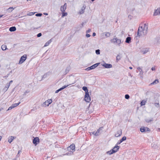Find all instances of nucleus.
<instances>
[{"label": "nucleus", "mask_w": 160, "mask_h": 160, "mask_svg": "<svg viewBox=\"0 0 160 160\" xmlns=\"http://www.w3.org/2000/svg\"><path fill=\"white\" fill-rule=\"evenodd\" d=\"M75 82V81L73 83H72V84L74 83ZM71 84H68L67 85H64V86H63V87H62V88H60V89L61 90H62L63 89H64L65 88H67L68 86L71 85Z\"/></svg>", "instance_id": "nucleus-22"}, {"label": "nucleus", "mask_w": 160, "mask_h": 160, "mask_svg": "<svg viewBox=\"0 0 160 160\" xmlns=\"http://www.w3.org/2000/svg\"><path fill=\"white\" fill-rule=\"evenodd\" d=\"M153 120V118H151L150 119L147 118L145 119L146 122L148 123L150 122H151Z\"/></svg>", "instance_id": "nucleus-23"}, {"label": "nucleus", "mask_w": 160, "mask_h": 160, "mask_svg": "<svg viewBox=\"0 0 160 160\" xmlns=\"http://www.w3.org/2000/svg\"><path fill=\"white\" fill-rule=\"evenodd\" d=\"M68 15V13L67 12H62V17H63L65 16H67Z\"/></svg>", "instance_id": "nucleus-31"}, {"label": "nucleus", "mask_w": 160, "mask_h": 160, "mask_svg": "<svg viewBox=\"0 0 160 160\" xmlns=\"http://www.w3.org/2000/svg\"><path fill=\"white\" fill-rule=\"evenodd\" d=\"M126 137H125V136H124L121 139L123 141H124V140H125L126 139Z\"/></svg>", "instance_id": "nucleus-44"}, {"label": "nucleus", "mask_w": 160, "mask_h": 160, "mask_svg": "<svg viewBox=\"0 0 160 160\" xmlns=\"http://www.w3.org/2000/svg\"><path fill=\"white\" fill-rule=\"evenodd\" d=\"M52 102V100L51 99H48L44 103L45 105L48 106Z\"/></svg>", "instance_id": "nucleus-11"}, {"label": "nucleus", "mask_w": 160, "mask_h": 160, "mask_svg": "<svg viewBox=\"0 0 160 160\" xmlns=\"http://www.w3.org/2000/svg\"><path fill=\"white\" fill-rule=\"evenodd\" d=\"M159 14H160V8L155 10L153 13V15L155 16Z\"/></svg>", "instance_id": "nucleus-10"}, {"label": "nucleus", "mask_w": 160, "mask_h": 160, "mask_svg": "<svg viewBox=\"0 0 160 160\" xmlns=\"http://www.w3.org/2000/svg\"><path fill=\"white\" fill-rule=\"evenodd\" d=\"M119 147L118 146H115V147H114V148L112 150V151H115V152H116L118 151V150L119 149Z\"/></svg>", "instance_id": "nucleus-19"}, {"label": "nucleus", "mask_w": 160, "mask_h": 160, "mask_svg": "<svg viewBox=\"0 0 160 160\" xmlns=\"http://www.w3.org/2000/svg\"><path fill=\"white\" fill-rule=\"evenodd\" d=\"M91 69H92L91 68H90V67H88L86 69V70H91Z\"/></svg>", "instance_id": "nucleus-53"}, {"label": "nucleus", "mask_w": 160, "mask_h": 160, "mask_svg": "<svg viewBox=\"0 0 160 160\" xmlns=\"http://www.w3.org/2000/svg\"><path fill=\"white\" fill-rule=\"evenodd\" d=\"M73 152L71 151V152H68L66 153L65 154H63V155H71L73 154Z\"/></svg>", "instance_id": "nucleus-25"}, {"label": "nucleus", "mask_w": 160, "mask_h": 160, "mask_svg": "<svg viewBox=\"0 0 160 160\" xmlns=\"http://www.w3.org/2000/svg\"><path fill=\"white\" fill-rule=\"evenodd\" d=\"M1 48L2 50H5L7 49V46L5 45H2L1 46Z\"/></svg>", "instance_id": "nucleus-30"}, {"label": "nucleus", "mask_w": 160, "mask_h": 160, "mask_svg": "<svg viewBox=\"0 0 160 160\" xmlns=\"http://www.w3.org/2000/svg\"><path fill=\"white\" fill-rule=\"evenodd\" d=\"M111 35V33L109 32H106L102 33V36H103V38H108L110 37Z\"/></svg>", "instance_id": "nucleus-5"}, {"label": "nucleus", "mask_w": 160, "mask_h": 160, "mask_svg": "<svg viewBox=\"0 0 160 160\" xmlns=\"http://www.w3.org/2000/svg\"><path fill=\"white\" fill-rule=\"evenodd\" d=\"M128 17L130 18V19H131L132 18V16L131 15H129L128 16Z\"/></svg>", "instance_id": "nucleus-55"}, {"label": "nucleus", "mask_w": 160, "mask_h": 160, "mask_svg": "<svg viewBox=\"0 0 160 160\" xmlns=\"http://www.w3.org/2000/svg\"><path fill=\"white\" fill-rule=\"evenodd\" d=\"M96 33L95 32H93V33H92V36H95V35H96Z\"/></svg>", "instance_id": "nucleus-57"}, {"label": "nucleus", "mask_w": 160, "mask_h": 160, "mask_svg": "<svg viewBox=\"0 0 160 160\" xmlns=\"http://www.w3.org/2000/svg\"><path fill=\"white\" fill-rule=\"evenodd\" d=\"M20 102H19L18 103H14V104H12V106L14 108L17 107V106H18L20 103Z\"/></svg>", "instance_id": "nucleus-27"}, {"label": "nucleus", "mask_w": 160, "mask_h": 160, "mask_svg": "<svg viewBox=\"0 0 160 160\" xmlns=\"http://www.w3.org/2000/svg\"><path fill=\"white\" fill-rule=\"evenodd\" d=\"M117 38H114L111 40V42L113 43H115L117 42Z\"/></svg>", "instance_id": "nucleus-34"}, {"label": "nucleus", "mask_w": 160, "mask_h": 160, "mask_svg": "<svg viewBox=\"0 0 160 160\" xmlns=\"http://www.w3.org/2000/svg\"><path fill=\"white\" fill-rule=\"evenodd\" d=\"M75 145L73 144H72L70 145L69 147H68V148H70L72 149V151L74 152L75 151Z\"/></svg>", "instance_id": "nucleus-12"}, {"label": "nucleus", "mask_w": 160, "mask_h": 160, "mask_svg": "<svg viewBox=\"0 0 160 160\" xmlns=\"http://www.w3.org/2000/svg\"><path fill=\"white\" fill-rule=\"evenodd\" d=\"M149 51V49L148 48H146L143 49L141 51V52L143 54H145Z\"/></svg>", "instance_id": "nucleus-9"}, {"label": "nucleus", "mask_w": 160, "mask_h": 160, "mask_svg": "<svg viewBox=\"0 0 160 160\" xmlns=\"http://www.w3.org/2000/svg\"><path fill=\"white\" fill-rule=\"evenodd\" d=\"M117 42H116V43L118 44V45H120V43H121V40L120 39H118V38H117Z\"/></svg>", "instance_id": "nucleus-36"}, {"label": "nucleus", "mask_w": 160, "mask_h": 160, "mask_svg": "<svg viewBox=\"0 0 160 160\" xmlns=\"http://www.w3.org/2000/svg\"><path fill=\"white\" fill-rule=\"evenodd\" d=\"M100 64V63H98L94 64V65H92V66L90 67V68H91L92 69H94L97 67H98Z\"/></svg>", "instance_id": "nucleus-14"}, {"label": "nucleus", "mask_w": 160, "mask_h": 160, "mask_svg": "<svg viewBox=\"0 0 160 160\" xmlns=\"http://www.w3.org/2000/svg\"><path fill=\"white\" fill-rule=\"evenodd\" d=\"M39 142V139L38 137H36L33 139V142L35 145H36Z\"/></svg>", "instance_id": "nucleus-7"}, {"label": "nucleus", "mask_w": 160, "mask_h": 160, "mask_svg": "<svg viewBox=\"0 0 160 160\" xmlns=\"http://www.w3.org/2000/svg\"><path fill=\"white\" fill-rule=\"evenodd\" d=\"M151 70H152V71H154V70H155V68H154V67H152V68H151Z\"/></svg>", "instance_id": "nucleus-54"}, {"label": "nucleus", "mask_w": 160, "mask_h": 160, "mask_svg": "<svg viewBox=\"0 0 160 160\" xmlns=\"http://www.w3.org/2000/svg\"><path fill=\"white\" fill-rule=\"evenodd\" d=\"M100 50L99 49L96 50L95 51V52L96 54H100Z\"/></svg>", "instance_id": "nucleus-38"}, {"label": "nucleus", "mask_w": 160, "mask_h": 160, "mask_svg": "<svg viewBox=\"0 0 160 160\" xmlns=\"http://www.w3.org/2000/svg\"><path fill=\"white\" fill-rule=\"evenodd\" d=\"M103 128V127H101L99 128L97 130V132H96V133L97 134V136L99 135V134L100 133V130H102V128Z\"/></svg>", "instance_id": "nucleus-29"}, {"label": "nucleus", "mask_w": 160, "mask_h": 160, "mask_svg": "<svg viewBox=\"0 0 160 160\" xmlns=\"http://www.w3.org/2000/svg\"><path fill=\"white\" fill-rule=\"evenodd\" d=\"M115 152V151H112V150H111L109 151H108L106 153L107 154H108L109 155H110Z\"/></svg>", "instance_id": "nucleus-24"}, {"label": "nucleus", "mask_w": 160, "mask_h": 160, "mask_svg": "<svg viewBox=\"0 0 160 160\" xmlns=\"http://www.w3.org/2000/svg\"><path fill=\"white\" fill-rule=\"evenodd\" d=\"M9 86L10 84H7L5 87L4 88V89L6 91H7Z\"/></svg>", "instance_id": "nucleus-35"}, {"label": "nucleus", "mask_w": 160, "mask_h": 160, "mask_svg": "<svg viewBox=\"0 0 160 160\" xmlns=\"http://www.w3.org/2000/svg\"><path fill=\"white\" fill-rule=\"evenodd\" d=\"M125 98L126 99H128L130 98V96L128 94H126L125 96Z\"/></svg>", "instance_id": "nucleus-40"}, {"label": "nucleus", "mask_w": 160, "mask_h": 160, "mask_svg": "<svg viewBox=\"0 0 160 160\" xmlns=\"http://www.w3.org/2000/svg\"><path fill=\"white\" fill-rule=\"evenodd\" d=\"M142 72V70L141 69V70H140V73L141 74V72Z\"/></svg>", "instance_id": "nucleus-60"}, {"label": "nucleus", "mask_w": 160, "mask_h": 160, "mask_svg": "<svg viewBox=\"0 0 160 160\" xmlns=\"http://www.w3.org/2000/svg\"><path fill=\"white\" fill-rule=\"evenodd\" d=\"M140 130L141 132H144L145 131H149L150 129L147 127H142L140 128Z\"/></svg>", "instance_id": "nucleus-6"}, {"label": "nucleus", "mask_w": 160, "mask_h": 160, "mask_svg": "<svg viewBox=\"0 0 160 160\" xmlns=\"http://www.w3.org/2000/svg\"><path fill=\"white\" fill-rule=\"evenodd\" d=\"M131 38L130 37H128L127 38L125 41V42L127 43H129L131 42Z\"/></svg>", "instance_id": "nucleus-18"}, {"label": "nucleus", "mask_w": 160, "mask_h": 160, "mask_svg": "<svg viewBox=\"0 0 160 160\" xmlns=\"http://www.w3.org/2000/svg\"><path fill=\"white\" fill-rule=\"evenodd\" d=\"M70 69V68L69 67H67L66 69V71H65L66 73H65V74H66L67 73H68Z\"/></svg>", "instance_id": "nucleus-33"}, {"label": "nucleus", "mask_w": 160, "mask_h": 160, "mask_svg": "<svg viewBox=\"0 0 160 160\" xmlns=\"http://www.w3.org/2000/svg\"><path fill=\"white\" fill-rule=\"evenodd\" d=\"M3 109V108H0V112Z\"/></svg>", "instance_id": "nucleus-64"}, {"label": "nucleus", "mask_w": 160, "mask_h": 160, "mask_svg": "<svg viewBox=\"0 0 160 160\" xmlns=\"http://www.w3.org/2000/svg\"><path fill=\"white\" fill-rule=\"evenodd\" d=\"M121 143V142L120 141H119L118 142V143H117V144H120V143Z\"/></svg>", "instance_id": "nucleus-59"}, {"label": "nucleus", "mask_w": 160, "mask_h": 160, "mask_svg": "<svg viewBox=\"0 0 160 160\" xmlns=\"http://www.w3.org/2000/svg\"><path fill=\"white\" fill-rule=\"evenodd\" d=\"M146 102V101L145 100H143L141 102V106L145 105Z\"/></svg>", "instance_id": "nucleus-28"}, {"label": "nucleus", "mask_w": 160, "mask_h": 160, "mask_svg": "<svg viewBox=\"0 0 160 160\" xmlns=\"http://www.w3.org/2000/svg\"><path fill=\"white\" fill-rule=\"evenodd\" d=\"M158 79L155 80L152 82L150 84V85H154L158 83Z\"/></svg>", "instance_id": "nucleus-26"}, {"label": "nucleus", "mask_w": 160, "mask_h": 160, "mask_svg": "<svg viewBox=\"0 0 160 160\" xmlns=\"http://www.w3.org/2000/svg\"><path fill=\"white\" fill-rule=\"evenodd\" d=\"M21 152V151L20 150H19L18 151V154H19Z\"/></svg>", "instance_id": "nucleus-58"}, {"label": "nucleus", "mask_w": 160, "mask_h": 160, "mask_svg": "<svg viewBox=\"0 0 160 160\" xmlns=\"http://www.w3.org/2000/svg\"><path fill=\"white\" fill-rule=\"evenodd\" d=\"M82 89L83 90L85 91V94L89 93L88 92V89L86 87H85V86L83 87L82 88Z\"/></svg>", "instance_id": "nucleus-21"}, {"label": "nucleus", "mask_w": 160, "mask_h": 160, "mask_svg": "<svg viewBox=\"0 0 160 160\" xmlns=\"http://www.w3.org/2000/svg\"><path fill=\"white\" fill-rule=\"evenodd\" d=\"M102 65L105 68H110L112 67V65L110 64L107 63L103 62V63L102 64Z\"/></svg>", "instance_id": "nucleus-3"}, {"label": "nucleus", "mask_w": 160, "mask_h": 160, "mask_svg": "<svg viewBox=\"0 0 160 160\" xmlns=\"http://www.w3.org/2000/svg\"><path fill=\"white\" fill-rule=\"evenodd\" d=\"M121 59V57L119 55H118L116 57V60L118 62Z\"/></svg>", "instance_id": "nucleus-37"}, {"label": "nucleus", "mask_w": 160, "mask_h": 160, "mask_svg": "<svg viewBox=\"0 0 160 160\" xmlns=\"http://www.w3.org/2000/svg\"><path fill=\"white\" fill-rule=\"evenodd\" d=\"M13 81L12 80H11L9 82V84H10Z\"/></svg>", "instance_id": "nucleus-61"}, {"label": "nucleus", "mask_w": 160, "mask_h": 160, "mask_svg": "<svg viewBox=\"0 0 160 160\" xmlns=\"http://www.w3.org/2000/svg\"><path fill=\"white\" fill-rule=\"evenodd\" d=\"M42 15V14L41 13H38L36 14V16L37 17H41Z\"/></svg>", "instance_id": "nucleus-41"}, {"label": "nucleus", "mask_w": 160, "mask_h": 160, "mask_svg": "<svg viewBox=\"0 0 160 160\" xmlns=\"http://www.w3.org/2000/svg\"><path fill=\"white\" fill-rule=\"evenodd\" d=\"M47 76V74H44L43 76H42V79H43L44 78H46Z\"/></svg>", "instance_id": "nucleus-42"}, {"label": "nucleus", "mask_w": 160, "mask_h": 160, "mask_svg": "<svg viewBox=\"0 0 160 160\" xmlns=\"http://www.w3.org/2000/svg\"><path fill=\"white\" fill-rule=\"evenodd\" d=\"M96 132H91V133H92V134L93 135H94L95 136H97V134L96 133Z\"/></svg>", "instance_id": "nucleus-45"}, {"label": "nucleus", "mask_w": 160, "mask_h": 160, "mask_svg": "<svg viewBox=\"0 0 160 160\" xmlns=\"http://www.w3.org/2000/svg\"><path fill=\"white\" fill-rule=\"evenodd\" d=\"M86 36L88 38L90 36V35L88 34H87L86 35Z\"/></svg>", "instance_id": "nucleus-51"}, {"label": "nucleus", "mask_w": 160, "mask_h": 160, "mask_svg": "<svg viewBox=\"0 0 160 160\" xmlns=\"http://www.w3.org/2000/svg\"><path fill=\"white\" fill-rule=\"evenodd\" d=\"M91 31V29H89L87 31H86V32L87 33H89Z\"/></svg>", "instance_id": "nucleus-50"}, {"label": "nucleus", "mask_w": 160, "mask_h": 160, "mask_svg": "<svg viewBox=\"0 0 160 160\" xmlns=\"http://www.w3.org/2000/svg\"><path fill=\"white\" fill-rule=\"evenodd\" d=\"M84 24V22H82L81 24V28H82V27L83 26V25Z\"/></svg>", "instance_id": "nucleus-56"}, {"label": "nucleus", "mask_w": 160, "mask_h": 160, "mask_svg": "<svg viewBox=\"0 0 160 160\" xmlns=\"http://www.w3.org/2000/svg\"><path fill=\"white\" fill-rule=\"evenodd\" d=\"M30 92V90H28L25 91L24 92V94L26 95L27 94L29 93Z\"/></svg>", "instance_id": "nucleus-43"}, {"label": "nucleus", "mask_w": 160, "mask_h": 160, "mask_svg": "<svg viewBox=\"0 0 160 160\" xmlns=\"http://www.w3.org/2000/svg\"><path fill=\"white\" fill-rule=\"evenodd\" d=\"M43 14H44V15H47L48 14V13H44Z\"/></svg>", "instance_id": "nucleus-63"}, {"label": "nucleus", "mask_w": 160, "mask_h": 160, "mask_svg": "<svg viewBox=\"0 0 160 160\" xmlns=\"http://www.w3.org/2000/svg\"><path fill=\"white\" fill-rule=\"evenodd\" d=\"M148 25L145 23L143 25L140 26L138 30L137 37H140L142 35H145L147 33Z\"/></svg>", "instance_id": "nucleus-1"}, {"label": "nucleus", "mask_w": 160, "mask_h": 160, "mask_svg": "<svg viewBox=\"0 0 160 160\" xmlns=\"http://www.w3.org/2000/svg\"><path fill=\"white\" fill-rule=\"evenodd\" d=\"M15 137L13 136H10L8 138V142L11 143L12 141L15 138Z\"/></svg>", "instance_id": "nucleus-15"}, {"label": "nucleus", "mask_w": 160, "mask_h": 160, "mask_svg": "<svg viewBox=\"0 0 160 160\" xmlns=\"http://www.w3.org/2000/svg\"><path fill=\"white\" fill-rule=\"evenodd\" d=\"M52 38L50 39L48 41H47L46 42L44 45V47H46L48 46L49 45V44L52 42Z\"/></svg>", "instance_id": "nucleus-17"}, {"label": "nucleus", "mask_w": 160, "mask_h": 160, "mask_svg": "<svg viewBox=\"0 0 160 160\" xmlns=\"http://www.w3.org/2000/svg\"><path fill=\"white\" fill-rule=\"evenodd\" d=\"M60 91H61V90H60V88H59L58 90H57L55 92V93H58Z\"/></svg>", "instance_id": "nucleus-49"}, {"label": "nucleus", "mask_w": 160, "mask_h": 160, "mask_svg": "<svg viewBox=\"0 0 160 160\" xmlns=\"http://www.w3.org/2000/svg\"><path fill=\"white\" fill-rule=\"evenodd\" d=\"M27 59V55L24 54L20 58L19 64H21L22 63Z\"/></svg>", "instance_id": "nucleus-4"}, {"label": "nucleus", "mask_w": 160, "mask_h": 160, "mask_svg": "<svg viewBox=\"0 0 160 160\" xmlns=\"http://www.w3.org/2000/svg\"><path fill=\"white\" fill-rule=\"evenodd\" d=\"M34 13H35V12H30L28 13L27 14V15L28 16H32V15H33L34 14Z\"/></svg>", "instance_id": "nucleus-39"}, {"label": "nucleus", "mask_w": 160, "mask_h": 160, "mask_svg": "<svg viewBox=\"0 0 160 160\" xmlns=\"http://www.w3.org/2000/svg\"><path fill=\"white\" fill-rule=\"evenodd\" d=\"M67 150L69 152H71V151H72V149H71V148H68V147L67 148Z\"/></svg>", "instance_id": "nucleus-52"}, {"label": "nucleus", "mask_w": 160, "mask_h": 160, "mask_svg": "<svg viewBox=\"0 0 160 160\" xmlns=\"http://www.w3.org/2000/svg\"><path fill=\"white\" fill-rule=\"evenodd\" d=\"M122 133V131L121 130H118L117 131V132L115 134V136L116 137H118L121 136Z\"/></svg>", "instance_id": "nucleus-13"}, {"label": "nucleus", "mask_w": 160, "mask_h": 160, "mask_svg": "<svg viewBox=\"0 0 160 160\" xmlns=\"http://www.w3.org/2000/svg\"><path fill=\"white\" fill-rule=\"evenodd\" d=\"M13 108V107L11 105L10 107L7 110V111L8 110H11L12 109V108Z\"/></svg>", "instance_id": "nucleus-47"}, {"label": "nucleus", "mask_w": 160, "mask_h": 160, "mask_svg": "<svg viewBox=\"0 0 160 160\" xmlns=\"http://www.w3.org/2000/svg\"><path fill=\"white\" fill-rule=\"evenodd\" d=\"M137 69L140 70H141V68L140 67H138L137 68Z\"/></svg>", "instance_id": "nucleus-62"}, {"label": "nucleus", "mask_w": 160, "mask_h": 160, "mask_svg": "<svg viewBox=\"0 0 160 160\" xmlns=\"http://www.w3.org/2000/svg\"><path fill=\"white\" fill-rule=\"evenodd\" d=\"M16 30V28L14 26L11 27L9 29V30L10 32H14Z\"/></svg>", "instance_id": "nucleus-20"}, {"label": "nucleus", "mask_w": 160, "mask_h": 160, "mask_svg": "<svg viewBox=\"0 0 160 160\" xmlns=\"http://www.w3.org/2000/svg\"><path fill=\"white\" fill-rule=\"evenodd\" d=\"M85 8V6L84 5L82 8L81 10L79 11V13L80 14H82L84 12V10Z\"/></svg>", "instance_id": "nucleus-16"}, {"label": "nucleus", "mask_w": 160, "mask_h": 160, "mask_svg": "<svg viewBox=\"0 0 160 160\" xmlns=\"http://www.w3.org/2000/svg\"><path fill=\"white\" fill-rule=\"evenodd\" d=\"M84 99V100L87 102H90L91 99L89 93L85 94Z\"/></svg>", "instance_id": "nucleus-2"}, {"label": "nucleus", "mask_w": 160, "mask_h": 160, "mask_svg": "<svg viewBox=\"0 0 160 160\" xmlns=\"http://www.w3.org/2000/svg\"><path fill=\"white\" fill-rule=\"evenodd\" d=\"M155 105L156 107H159V104L158 103H155Z\"/></svg>", "instance_id": "nucleus-48"}, {"label": "nucleus", "mask_w": 160, "mask_h": 160, "mask_svg": "<svg viewBox=\"0 0 160 160\" xmlns=\"http://www.w3.org/2000/svg\"><path fill=\"white\" fill-rule=\"evenodd\" d=\"M14 8L12 7H10L7 9V11L9 12H10L12 11Z\"/></svg>", "instance_id": "nucleus-32"}, {"label": "nucleus", "mask_w": 160, "mask_h": 160, "mask_svg": "<svg viewBox=\"0 0 160 160\" xmlns=\"http://www.w3.org/2000/svg\"><path fill=\"white\" fill-rule=\"evenodd\" d=\"M67 3H65L63 6H61L60 8V11L62 12H64L66 9L67 8Z\"/></svg>", "instance_id": "nucleus-8"}, {"label": "nucleus", "mask_w": 160, "mask_h": 160, "mask_svg": "<svg viewBox=\"0 0 160 160\" xmlns=\"http://www.w3.org/2000/svg\"><path fill=\"white\" fill-rule=\"evenodd\" d=\"M42 35V33H39L37 35V36L38 37H40Z\"/></svg>", "instance_id": "nucleus-46"}]
</instances>
